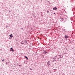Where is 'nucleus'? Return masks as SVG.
<instances>
[{
  "label": "nucleus",
  "mask_w": 75,
  "mask_h": 75,
  "mask_svg": "<svg viewBox=\"0 0 75 75\" xmlns=\"http://www.w3.org/2000/svg\"><path fill=\"white\" fill-rule=\"evenodd\" d=\"M55 14V13H54V14Z\"/></svg>",
  "instance_id": "obj_19"
},
{
  "label": "nucleus",
  "mask_w": 75,
  "mask_h": 75,
  "mask_svg": "<svg viewBox=\"0 0 75 75\" xmlns=\"http://www.w3.org/2000/svg\"><path fill=\"white\" fill-rule=\"evenodd\" d=\"M62 57H63V56H62Z\"/></svg>",
  "instance_id": "obj_22"
},
{
  "label": "nucleus",
  "mask_w": 75,
  "mask_h": 75,
  "mask_svg": "<svg viewBox=\"0 0 75 75\" xmlns=\"http://www.w3.org/2000/svg\"><path fill=\"white\" fill-rule=\"evenodd\" d=\"M0 14H1V12H0Z\"/></svg>",
  "instance_id": "obj_21"
},
{
  "label": "nucleus",
  "mask_w": 75,
  "mask_h": 75,
  "mask_svg": "<svg viewBox=\"0 0 75 75\" xmlns=\"http://www.w3.org/2000/svg\"><path fill=\"white\" fill-rule=\"evenodd\" d=\"M61 21H64V19H61Z\"/></svg>",
  "instance_id": "obj_10"
},
{
  "label": "nucleus",
  "mask_w": 75,
  "mask_h": 75,
  "mask_svg": "<svg viewBox=\"0 0 75 75\" xmlns=\"http://www.w3.org/2000/svg\"><path fill=\"white\" fill-rule=\"evenodd\" d=\"M2 61H4V59H3V60H2Z\"/></svg>",
  "instance_id": "obj_12"
},
{
  "label": "nucleus",
  "mask_w": 75,
  "mask_h": 75,
  "mask_svg": "<svg viewBox=\"0 0 75 75\" xmlns=\"http://www.w3.org/2000/svg\"><path fill=\"white\" fill-rule=\"evenodd\" d=\"M24 42H25L26 43V44H27V40H25L24 41Z\"/></svg>",
  "instance_id": "obj_5"
},
{
  "label": "nucleus",
  "mask_w": 75,
  "mask_h": 75,
  "mask_svg": "<svg viewBox=\"0 0 75 75\" xmlns=\"http://www.w3.org/2000/svg\"><path fill=\"white\" fill-rule=\"evenodd\" d=\"M22 43H21V44H22V45H23V44H24V43H23V42H21Z\"/></svg>",
  "instance_id": "obj_9"
},
{
  "label": "nucleus",
  "mask_w": 75,
  "mask_h": 75,
  "mask_svg": "<svg viewBox=\"0 0 75 75\" xmlns=\"http://www.w3.org/2000/svg\"><path fill=\"white\" fill-rule=\"evenodd\" d=\"M19 66H20V65H19Z\"/></svg>",
  "instance_id": "obj_20"
},
{
  "label": "nucleus",
  "mask_w": 75,
  "mask_h": 75,
  "mask_svg": "<svg viewBox=\"0 0 75 75\" xmlns=\"http://www.w3.org/2000/svg\"><path fill=\"white\" fill-rule=\"evenodd\" d=\"M47 65H48V67H49L50 65H51V63L50 62V61H49L47 62Z\"/></svg>",
  "instance_id": "obj_1"
},
{
  "label": "nucleus",
  "mask_w": 75,
  "mask_h": 75,
  "mask_svg": "<svg viewBox=\"0 0 75 75\" xmlns=\"http://www.w3.org/2000/svg\"><path fill=\"white\" fill-rule=\"evenodd\" d=\"M6 64H7V62H6Z\"/></svg>",
  "instance_id": "obj_18"
},
{
  "label": "nucleus",
  "mask_w": 75,
  "mask_h": 75,
  "mask_svg": "<svg viewBox=\"0 0 75 75\" xmlns=\"http://www.w3.org/2000/svg\"><path fill=\"white\" fill-rule=\"evenodd\" d=\"M53 10H55V8H53Z\"/></svg>",
  "instance_id": "obj_11"
},
{
  "label": "nucleus",
  "mask_w": 75,
  "mask_h": 75,
  "mask_svg": "<svg viewBox=\"0 0 75 75\" xmlns=\"http://www.w3.org/2000/svg\"><path fill=\"white\" fill-rule=\"evenodd\" d=\"M64 32H66V30L65 29H63L62 30Z\"/></svg>",
  "instance_id": "obj_4"
},
{
  "label": "nucleus",
  "mask_w": 75,
  "mask_h": 75,
  "mask_svg": "<svg viewBox=\"0 0 75 75\" xmlns=\"http://www.w3.org/2000/svg\"><path fill=\"white\" fill-rule=\"evenodd\" d=\"M24 57L26 58V59H28V58H27V57L26 56H25Z\"/></svg>",
  "instance_id": "obj_7"
},
{
  "label": "nucleus",
  "mask_w": 75,
  "mask_h": 75,
  "mask_svg": "<svg viewBox=\"0 0 75 75\" xmlns=\"http://www.w3.org/2000/svg\"><path fill=\"white\" fill-rule=\"evenodd\" d=\"M47 13H49V11H47Z\"/></svg>",
  "instance_id": "obj_15"
},
{
  "label": "nucleus",
  "mask_w": 75,
  "mask_h": 75,
  "mask_svg": "<svg viewBox=\"0 0 75 75\" xmlns=\"http://www.w3.org/2000/svg\"><path fill=\"white\" fill-rule=\"evenodd\" d=\"M21 29L22 30H23V28H21Z\"/></svg>",
  "instance_id": "obj_14"
},
{
  "label": "nucleus",
  "mask_w": 75,
  "mask_h": 75,
  "mask_svg": "<svg viewBox=\"0 0 75 75\" xmlns=\"http://www.w3.org/2000/svg\"><path fill=\"white\" fill-rule=\"evenodd\" d=\"M12 35L11 34L10 35H9V36L11 37L12 38V37H13V36H12Z\"/></svg>",
  "instance_id": "obj_6"
},
{
  "label": "nucleus",
  "mask_w": 75,
  "mask_h": 75,
  "mask_svg": "<svg viewBox=\"0 0 75 75\" xmlns=\"http://www.w3.org/2000/svg\"><path fill=\"white\" fill-rule=\"evenodd\" d=\"M11 37L9 38V39H11Z\"/></svg>",
  "instance_id": "obj_16"
},
{
  "label": "nucleus",
  "mask_w": 75,
  "mask_h": 75,
  "mask_svg": "<svg viewBox=\"0 0 75 75\" xmlns=\"http://www.w3.org/2000/svg\"><path fill=\"white\" fill-rule=\"evenodd\" d=\"M6 27H7V26Z\"/></svg>",
  "instance_id": "obj_23"
},
{
  "label": "nucleus",
  "mask_w": 75,
  "mask_h": 75,
  "mask_svg": "<svg viewBox=\"0 0 75 75\" xmlns=\"http://www.w3.org/2000/svg\"><path fill=\"white\" fill-rule=\"evenodd\" d=\"M30 69L31 70V71H32V70H33V69Z\"/></svg>",
  "instance_id": "obj_13"
},
{
  "label": "nucleus",
  "mask_w": 75,
  "mask_h": 75,
  "mask_svg": "<svg viewBox=\"0 0 75 75\" xmlns=\"http://www.w3.org/2000/svg\"><path fill=\"white\" fill-rule=\"evenodd\" d=\"M61 20H63V18H62Z\"/></svg>",
  "instance_id": "obj_17"
},
{
  "label": "nucleus",
  "mask_w": 75,
  "mask_h": 75,
  "mask_svg": "<svg viewBox=\"0 0 75 75\" xmlns=\"http://www.w3.org/2000/svg\"><path fill=\"white\" fill-rule=\"evenodd\" d=\"M54 8L55 9V10H57V9H58V8L56 7H54Z\"/></svg>",
  "instance_id": "obj_8"
},
{
  "label": "nucleus",
  "mask_w": 75,
  "mask_h": 75,
  "mask_svg": "<svg viewBox=\"0 0 75 75\" xmlns=\"http://www.w3.org/2000/svg\"><path fill=\"white\" fill-rule=\"evenodd\" d=\"M65 38H68L69 37V36H68V35H65Z\"/></svg>",
  "instance_id": "obj_2"
},
{
  "label": "nucleus",
  "mask_w": 75,
  "mask_h": 75,
  "mask_svg": "<svg viewBox=\"0 0 75 75\" xmlns=\"http://www.w3.org/2000/svg\"><path fill=\"white\" fill-rule=\"evenodd\" d=\"M10 51H12V52H14V51L13 50V49L12 47L11 48Z\"/></svg>",
  "instance_id": "obj_3"
}]
</instances>
